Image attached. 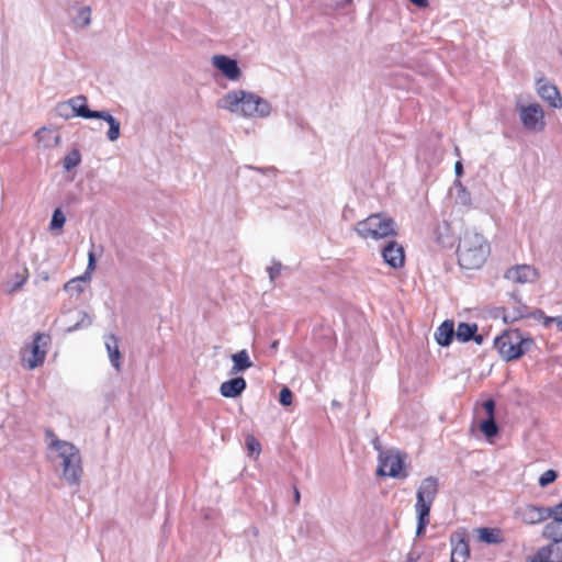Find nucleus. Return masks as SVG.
Here are the masks:
<instances>
[{"label":"nucleus","instance_id":"obj_1","mask_svg":"<svg viewBox=\"0 0 562 562\" xmlns=\"http://www.w3.org/2000/svg\"><path fill=\"white\" fill-rule=\"evenodd\" d=\"M491 254V246L483 235L467 231L457 248L459 265L469 270L480 269Z\"/></svg>","mask_w":562,"mask_h":562},{"label":"nucleus","instance_id":"obj_2","mask_svg":"<svg viewBox=\"0 0 562 562\" xmlns=\"http://www.w3.org/2000/svg\"><path fill=\"white\" fill-rule=\"evenodd\" d=\"M218 108L244 116H265L270 112L269 103L265 99L243 90L225 94L220 100Z\"/></svg>","mask_w":562,"mask_h":562},{"label":"nucleus","instance_id":"obj_3","mask_svg":"<svg viewBox=\"0 0 562 562\" xmlns=\"http://www.w3.org/2000/svg\"><path fill=\"white\" fill-rule=\"evenodd\" d=\"M49 449L56 452L63 468V476L70 484H78L82 475L81 456L79 449L71 442L52 439Z\"/></svg>","mask_w":562,"mask_h":562},{"label":"nucleus","instance_id":"obj_4","mask_svg":"<svg viewBox=\"0 0 562 562\" xmlns=\"http://www.w3.org/2000/svg\"><path fill=\"white\" fill-rule=\"evenodd\" d=\"M355 232L366 240H381L397 234L395 221L385 213H373L359 221Z\"/></svg>","mask_w":562,"mask_h":562},{"label":"nucleus","instance_id":"obj_5","mask_svg":"<svg viewBox=\"0 0 562 562\" xmlns=\"http://www.w3.org/2000/svg\"><path fill=\"white\" fill-rule=\"evenodd\" d=\"M439 492L437 477L428 476L423 480L416 493L415 510L417 514V536L425 532L430 522V509Z\"/></svg>","mask_w":562,"mask_h":562},{"label":"nucleus","instance_id":"obj_6","mask_svg":"<svg viewBox=\"0 0 562 562\" xmlns=\"http://www.w3.org/2000/svg\"><path fill=\"white\" fill-rule=\"evenodd\" d=\"M532 345L533 340L522 337L521 333L517 329L505 330L494 340V346L499 356L506 361L520 358Z\"/></svg>","mask_w":562,"mask_h":562},{"label":"nucleus","instance_id":"obj_7","mask_svg":"<svg viewBox=\"0 0 562 562\" xmlns=\"http://www.w3.org/2000/svg\"><path fill=\"white\" fill-rule=\"evenodd\" d=\"M50 341L52 338L48 334H34L33 340L25 344L20 351L22 367L27 370L41 367L45 361Z\"/></svg>","mask_w":562,"mask_h":562},{"label":"nucleus","instance_id":"obj_8","mask_svg":"<svg viewBox=\"0 0 562 562\" xmlns=\"http://www.w3.org/2000/svg\"><path fill=\"white\" fill-rule=\"evenodd\" d=\"M406 456L398 450H386L379 454V467L376 474L380 476H392L405 479L407 472L405 471Z\"/></svg>","mask_w":562,"mask_h":562},{"label":"nucleus","instance_id":"obj_9","mask_svg":"<svg viewBox=\"0 0 562 562\" xmlns=\"http://www.w3.org/2000/svg\"><path fill=\"white\" fill-rule=\"evenodd\" d=\"M450 562H467L470 558L469 537L465 529L460 528L450 536Z\"/></svg>","mask_w":562,"mask_h":562},{"label":"nucleus","instance_id":"obj_10","mask_svg":"<svg viewBox=\"0 0 562 562\" xmlns=\"http://www.w3.org/2000/svg\"><path fill=\"white\" fill-rule=\"evenodd\" d=\"M516 516L522 524L537 525L549 520V517L551 516V507L527 504L517 509Z\"/></svg>","mask_w":562,"mask_h":562},{"label":"nucleus","instance_id":"obj_11","mask_svg":"<svg viewBox=\"0 0 562 562\" xmlns=\"http://www.w3.org/2000/svg\"><path fill=\"white\" fill-rule=\"evenodd\" d=\"M542 529V537L549 541L562 542V502L551 507V516Z\"/></svg>","mask_w":562,"mask_h":562},{"label":"nucleus","instance_id":"obj_12","mask_svg":"<svg viewBox=\"0 0 562 562\" xmlns=\"http://www.w3.org/2000/svg\"><path fill=\"white\" fill-rule=\"evenodd\" d=\"M69 108H71L75 116L83 119H97L98 116H101L100 113L102 112L89 110L87 106V98L83 95L71 98L69 101L63 102L57 106L60 115H64L65 117H68V114H64V111Z\"/></svg>","mask_w":562,"mask_h":562},{"label":"nucleus","instance_id":"obj_13","mask_svg":"<svg viewBox=\"0 0 562 562\" xmlns=\"http://www.w3.org/2000/svg\"><path fill=\"white\" fill-rule=\"evenodd\" d=\"M544 113L539 104L521 106L520 120L525 128L530 131H541L544 127Z\"/></svg>","mask_w":562,"mask_h":562},{"label":"nucleus","instance_id":"obj_14","mask_svg":"<svg viewBox=\"0 0 562 562\" xmlns=\"http://www.w3.org/2000/svg\"><path fill=\"white\" fill-rule=\"evenodd\" d=\"M505 279L513 283H531L538 280V270L530 265H516L506 270Z\"/></svg>","mask_w":562,"mask_h":562},{"label":"nucleus","instance_id":"obj_15","mask_svg":"<svg viewBox=\"0 0 562 562\" xmlns=\"http://www.w3.org/2000/svg\"><path fill=\"white\" fill-rule=\"evenodd\" d=\"M528 562H562V542L549 541L540 547L532 555L527 558Z\"/></svg>","mask_w":562,"mask_h":562},{"label":"nucleus","instance_id":"obj_16","mask_svg":"<svg viewBox=\"0 0 562 562\" xmlns=\"http://www.w3.org/2000/svg\"><path fill=\"white\" fill-rule=\"evenodd\" d=\"M485 419L481 420L479 424V429L486 438L495 437L498 434V426L495 422V402L490 398L482 403L481 405Z\"/></svg>","mask_w":562,"mask_h":562},{"label":"nucleus","instance_id":"obj_17","mask_svg":"<svg viewBox=\"0 0 562 562\" xmlns=\"http://www.w3.org/2000/svg\"><path fill=\"white\" fill-rule=\"evenodd\" d=\"M382 257L384 262L394 269H400L405 263L404 248L395 240H391L384 246Z\"/></svg>","mask_w":562,"mask_h":562},{"label":"nucleus","instance_id":"obj_18","mask_svg":"<svg viewBox=\"0 0 562 562\" xmlns=\"http://www.w3.org/2000/svg\"><path fill=\"white\" fill-rule=\"evenodd\" d=\"M212 63L229 80L239 79L241 72L236 60L225 55H215Z\"/></svg>","mask_w":562,"mask_h":562},{"label":"nucleus","instance_id":"obj_19","mask_svg":"<svg viewBox=\"0 0 562 562\" xmlns=\"http://www.w3.org/2000/svg\"><path fill=\"white\" fill-rule=\"evenodd\" d=\"M537 91L552 108L559 109L562 106V97L554 85L549 83L544 79H539L537 82Z\"/></svg>","mask_w":562,"mask_h":562},{"label":"nucleus","instance_id":"obj_20","mask_svg":"<svg viewBox=\"0 0 562 562\" xmlns=\"http://www.w3.org/2000/svg\"><path fill=\"white\" fill-rule=\"evenodd\" d=\"M247 384L244 378L237 376L225 381L220 386L221 395L228 398L239 396L246 389Z\"/></svg>","mask_w":562,"mask_h":562},{"label":"nucleus","instance_id":"obj_21","mask_svg":"<svg viewBox=\"0 0 562 562\" xmlns=\"http://www.w3.org/2000/svg\"><path fill=\"white\" fill-rule=\"evenodd\" d=\"M454 331L453 321H445L435 331V338L438 345L447 347L452 342Z\"/></svg>","mask_w":562,"mask_h":562},{"label":"nucleus","instance_id":"obj_22","mask_svg":"<svg viewBox=\"0 0 562 562\" xmlns=\"http://www.w3.org/2000/svg\"><path fill=\"white\" fill-rule=\"evenodd\" d=\"M94 268H95L94 254L92 251H90L89 252V262H88L87 271L85 272V274L69 280L67 283H65L64 290L65 291L76 290L78 293L82 292V289L80 288L79 282L89 280L90 274L94 270Z\"/></svg>","mask_w":562,"mask_h":562},{"label":"nucleus","instance_id":"obj_23","mask_svg":"<svg viewBox=\"0 0 562 562\" xmlns=\"http://www.w3.org/2000/svg\"><path fill=\"white\" fill-rule=\"evenodd\" d=\"M233 367L231 370L232 374L243 372L252 367V361L249 358L247 350L243 349L232 355Z\"/></svg>","mask_w":562,"mask_h":562},{"label":"nucleus","instance_id":"obj_24","mask_svg":"<svg viewBox=\"0 0 562 562\" xmlns=\"http://www.w3.org/2000/svg\"><path fill=\"white\" fill-rule=\"evenodd\" d=\"M105 347L109 353L111 363L116 370H120L121 352L119 349V339L114 335H109L105 340Z\"/></svg>","mask_w":562,"mask_h":562},{"label":"nucleus","instance_id":"obj_25","mask_svg":"<svg viewBox=\"0 0 562 562\" xmlns=\"http://www.w3.org/2000/svg\"><path fill=\"white\" fill-rule=\"evenodd\" d=\"M477 539L484 543H499L503 541L501 530L496 528L481 527L476 529Z\"/></svg>","mask_w":562,"mask_h":562},{"label":"nucleus","instance_id":"obj_26","mask_svg":"<svg viewBox=\"0 0 562 562\" xmlns=\"http://www.w3.org/2000/svg\"><path fill=\"white\" fill-rule=\"evenodd\" d=\"M477 330L476 324H469V323H460L458 325V328L456 331V336L461 341H469L472 338H474L477 342L481 341V339L474 337L475 333Z\"/></svg>","mask_w":562,"mask_h":562},{"label":"nucleus","instance_id":"obj_27","mask_svg":"<svg viewBox=\"0 0 562 562\" xmlns=\"http://www.w3.org/2000/svg\"><path fill=\"white\" fill-rule=\"evenodd\" d=\"M72 23L78 27H83L90 24L91 21V9L90 7H79L75 9L71 14Z\"/></svg>","mask_w":562,"mask_h":562},{"label":"nucleus","instance_id":"obj_28","mask_svg":"<svg viewBox=\"0 0 562 562\" xmlns=\"http://www.w3.org/2000/svg\"><path fill=\"white\" fill-rule=\"evenodd\" d=\"M100 115L101 116H98L97 119H102L110 125V128L108 131V138L111 142L116 140L120 136V122L108 112L102 111Z\"/></svg>","mask_w":562,"mask_h":562},{"label":"nucleus","instance_id":"obj_29","mask_svg":"<svg viewBox=\"0 0 562 562\" xmlns=\"http://www.w3.org/2000/svg\"><path fill=\"white\" fill-rule=\"evenodd\" d=\"M35 136H36L38 143H43L45 147H48V146L52 145L49 143V140H48L49 136H54V144L55 145L58 144V140H59V136L58 135H55L52 130H48V128H45V127H42L41 130H38L35 133Z\"/></svg>","mask_w":562,"mask_h":562},{"label":"nucleus","instance_id":"obj_30","mask_svg":"<svg viewBox=\"0 0 562 562\" xmlns=\"http://www.w3.org/2000/svg\"><path fill=\"white\" fill-rule=\"evenodd\" d=\"M81 161V155L79 150H71L64 159V168L69 171L77 167Z\"/></svg>","mask_w":562,"mask_h":562},{"label":"nucleus","instance_id":"obj_31","mask_svg":"<svg viewBox=\"0 0 562 562\" xmlns=\"http://www.w3.org/2000/svg\"><path fill=\"white\" fill-rule=\"evenodd\" d=\"M66 218L60 209H56L53 213L50 221V229H61L65 225Z\"/></svg>","mask_w":562,"mask_h":562},{"label":"nucleus","instance_id":"obj_32","mask_svg":"<svg viewBox=\"0 0 562 562\" xmlns=\"http://www.w3.org/2000/svg\"><path fill=\"white\" fill-rule=\"evenodd\" d=\"M246 448L249 453H255L258 457L261 452V445L252 435L246 437Z\"/></svg>","mask_w":562,"mask_h":562},{"label":"nucleus","instance_id":"obj_33","mask_svg":"<svg viewBox=\"0 0 562 562\" xmlns=\"http://www.w3.org/2000/svg\"><path fill=\"white\" fill-rule=\"evenodd\" d=\"M558 477V473L554 470H547L539 477V485L541 487H546L549 484L553 483Z\"/></svg>","mask_w":562,"mask_h":562},{"label":"nucleus","instance_id":"obj_34","mask_svg":"<svg viewBox=\"0 0 562 562\" xmlns=\"http://www.w3.org/2000/svg\"><path fill=\"white\" fill-rule=\"evenodd\" d=\"M293 394L290 389L283 387L280 391V403L284 406H289L292 403Z\"/></svg>","mask_w":562,"mask_h":562},{"label":"nucleus","instance_id":"obj_35","mask_svg":"<svg viewBox=\"0 0 562 562\" xmlns=\"http://www.w3.org/2000/svg\"><path fill=\"white\" fill-rule=\"evenodd\" d=\"M27 278H29L27 269H24L22 273L16 274V283H15L13 290L20 289L27 281Z\"/></svg>","mask_w":562,"mask_h":562},{"label":"nucleus","instance_id":"obj_36","mask_svg":"<svg viewBox=\"0 0 562 562\" xmlns=\"http://www.w3.org/2000/svg\"><path fill=\"white\" fill-rule=\"evenodd\" d=\"M281 263H276L269 268L270 278L273 280L281 272Z\"/></svg>","mask_w":562,"mask_h":562},{"label":"nucleus","instance_id":"obj_37","mask_svg":"<svg viewBox=\"0 0 562 562\" xmlns=\"http://www.w3.org/2000/svg\"><path fill=\"white\" fill-rule=\"evenodd\" d=\"M408 1L419 9H424V8L428 7V4H429L428 0H408Z\"/></svg>","mask_w":562,"mask_h":562},{"label":"nucleus","instance_id":"obj_38","mask_svg":"<svg viewBox=\"0 0 562 562\" xmlns=\"http://www.w3.org/2000/svg\"><path fill=\"white\" fill-rule=\"evenodd\" d=\"M353 0H335V5L337 8H346L347 5H350Z\"/></svg>","mask_w":562,"mask_h":562},{"label":"nucleus","instance_id":"obj_39","mask_svg":"<svg viewBox=\"0 0 562 562\" xmlns=\"http://www.w3.org/2000/svg\"><path fill=\"white\" fill-rule=\"evenodd\" d=\"M454 170H456V173L457 176H461L462 172H463V166H462V162L461 161H457L456 165H454Z\"/></svg>","mask_w":562,"mask_h":562},{"label":"nucleus","instance_id":"obj_40","mask_svg":"<svg viewBox=\"0 0 562 562\" xmlns=\"http://www.w3.org/2000/svg\"><path fill=\"white\" fill-rule=\"evenodd\" d=\"M301 499V494L296 487H294V503L297 505Z\"/></svg>","mask_w":562,"mask_h":562}]
</instances>
